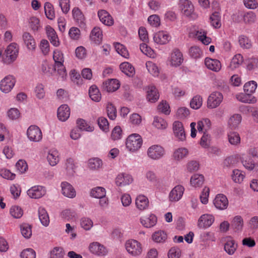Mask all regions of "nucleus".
Segmentation results:
<instances>
[{"label":"nucleus","mask_w":258,"mask_h":258,"mask_svg":"<svg viewBox=\"0 0 258 258\" xmlns=\"http://www.w3.org/2000/svg\"><path fill=\"white\" fill-rule=\"evenodd\" d=\"M19 50V45L16 43L13 42L9 44L3 55L4 62L9 64L15 61L18 56Z\"/></svg>","instance_id":"obj_1"},{"label":"nucleus","mask_w":258,"mask_h":258,"mask_svg":"<svg viewBox=\"0 0 258 258\" xmlns=\"http://www.w3.org/2000/svg\"><path fill=\"white\" fill-rule=\"evenodd\" d=\"M53 58L55 62L54 70L57 72L62 78H64L67 74L63 64L64 62L63 53L60 50L56 49L53 51Z\"/></svg>","instance_id":"obj_2"},{"label":"nucleus","mask_w":258,"mask_h":258,"mask_svg":"<svg viewBox=\"0 0 258 258\" xmlns=\"http://www.w3.org/2000/svg\"><path fill=\"white\" fill-rule=\"evenodd\" d=\"M142 143L141 136L137 134H133L127 138L126 147L130 151L136 152L141 147Z\"/></svg>","instance_id":"obj_3"},{"label":"nucleus","mask_w":258,"mask_h":258,"mask_svg":"<svg viewBox=\"0 0 258 258\" xmlns=\"http://www.w3.org/2000/svg\"><path fill=\"white\" fill-rule=\"evenodd\" d=\"M125 248L127 251L133 256H138L142 252L141 244L136 240L130 239L125 242Z\"/></svg>","instance_id":"obj_4"},{"label":"nucleus","mask_w":258,"mask_h":258,"mask_svg":"<svg viewBox=\"0 0 258 258\" xmlns=\"http://www.w3.org/2000/svg\"><path fill=\"white\" fill-rule=\"evenodd\" d=\"M223 100V94L218 91L213 92L208 97L207 107L209 108H215L219 106Z\"/></svg>","instance_id":"obj_5"},{"label":"nucleus","mask_w":258,"mask_h":258,"mask_svg":"<svg viewBox=\"0 0 258 258\" xmlns=\"http://www.w3.org/2000/svg\"><path fill=\"white\" fill-rule=\"evenodd\" d=\"M165 150L159 145H154L150 147L147 151L148 157L153 160H159L165 154Z\"/></svg>","instance_id":"obj_6"},{"label":"nucleus","mask_w":258,"mask_h":258,"mask_svg":"<svg viewBox=\"0 0 258 258\" xmlns=\"http://www.w3.org/2000/svg\"><path fill=\"white\" fill-rule=\"evenodd\" d=\"M16 83L15 78L12 75H8L0 82V90L5 93L10 92Z\"/></svg>","instance_id":"obj_7"},{"label":"nucleus","mask_w":258,"mask_h":258,"mask_svg":"<svg viewBox=\"0 0 258 258\" xmlns=\"http://www.w3.org/2000/svg\"><path fill=\"white\" fill-rule=\"evenodd\" d=\"M27 135L31 141L39 142L42 139V134L41 130L36 125H30L27 131Z\"/></svg>","instance_id":"obj_8"},{"label":"nucleus","mask_w":258,"mask_h":258,"mask_svg":"<svg viewBox=\"0 0 258 258\" xmlns=\"http://www.w3.org/2000/svg\"><path fill=\"white\" fill-rule=\"evenodd\" d=\"M45 187L41 185H35L27 190V195L32 199H40L46 194Z\"/></svg>","instance_id":"obj_9"},{"label":"nucleus","mask_w":258,"mask_h":258,"mask_svg":"<svg viewBox=\"0 0 258 258\" xmlns=\"http://www.w3.org/2000/svg\"><path fill=\"white\" fill-rule=\"evenodd\" d=\"M214 220V217L212 215L203 214L198 220V226L201 229H206L212 225Z\"/></svg>","instance_id":"obj_10"},{"label":"nucleus","mask_w":258,"mask_h":258,"mask_svg":"<svg viewBox=\"0 0 258 258\" xmlns=\"http://www.w3.org/2000/svg\"><path fill=\"white\" fill-rule=\"evenodd\" d=\"M173 131L174 136L178 140L183 141L185 139V134L182 123L178 121L173 124Z\"/></svg>","instance_id":"obj_11"},{"label":"nucleus","mask_w":258,"mask_h":258,"mask_svg":"<svg viewBox=\"0 0 258 258\" xmlns=\"http://www.w3.org/2000/svg\"><path fill=\"white\" fill-rule=\"evenodd\" d=\"M171 37L166 31H160L154 34V41L157 44L164 45L167 44L170 40Z\"/></svg>","instance_id":"obj_12"},{"label":"nucleus","mask_w":258,"mask_h":258,"mask_svg":"<svg viewBox=\"0 0 258 258\" xmlns=\"http://www.w3.org/2000/svg\"><path fill=\"white\" fill-rule=\"evenodd\" d=\"M184 188L181 185L175 186L170 191L169 195V200L171 202L178 201L182 197Z\"/></svg>","instance_id":"obj_13"},{"label":"nucleus","mask_w":258,"mask_h":258,"mask_svg":"<svg viewBox=\"0 0 258 258\" xmlns=\"http://www.w3.org/2000/svg\"><path fill=\"white\" fill-rule=\"evenodd\" d=\"M182 53L177 49H174L171 53L169 61L172 66H179L183 62Z\"/></svg>","instance_id":"obj_14"},{"label":"nucleus","mask_w":258,"mask_h":258,"mask_svg":"<svg viewBox=\"0 0 258 258\" xmlns=\"http://www.w3.org/2000/svg\"><path fill=\"white\" fill-rule=\"evenodd\" d=\"M179 8L182 13L186 16H190L194 12V6L188 0H180L179 3Z\"/></svg>","instance_id":"obj_15"},{"label":"nucleus","mask_w":258,"mask_h":258,"mask_svg":"<svg viewBox=\"0 0 258 258\" xmlns=\"http://www.w3.org/2000/svg\"><path fill=\"white\" fill-rule=\"evenodd\" d=\"M214 204L217 209L224 210L228 207V201L225 195L218 194L216 196L214 200Z\"/></svg>","instance_id":"obj_16"},{"label":"nucleus","mask_w":258,"mask_h":258,"mask_svg":"<svg viewBox=\"0 0 258 258\" xmlns=\"http://www.w3.org/2000/svg\"><path fill=\"white\" fill-rule=\"evenodd\" d=\"M133 181L132 176L127 173H120L115 179V183L117 186H122L128 185Z\"/></svg>","instance_id":"obj_17"},{"label":"nucleus","mask_w":258,"mask_h":258,"mask_svg":"<svg viewBox=\"0 0 258 258\" xmlns=\"http://www.w3.org/2000/svg\"><path fill=\"white\" fill-rule=\"evenodd\" d=\"M61 192L63 196L69 198H74L76 197V192L75 188L69 183L66 181L61 182Z\"/></svg>","instance_id":"obj_18"},{"label":"nucleus","mask_w":258,"mask_h":258,"mask_svg":"<svg viewBox=\"0 0 258 258\" xmlns=\"http://www.w3.org/2000/svg\"><path fill=\"white\" fill-rule=\"evenodd\" d=\"M45 29L47 37L51 44L55 47L58 46L60 42L55 30L50 26H47Z\"/></svg>","instance_id":"obj_19"},{"label":"nucleus","mask_w":258,"mask_h":258,"mask_svg":"<svg viewBox=\"0 0 258 258\" xmlns=\"http://www.w3.org/2000/svg\"><path fill=\"white\" fill-rule=\"evenodd\" d=\"M120 87L119 81L114 79H108L105 81L103 84V89L108 92H113L116 91Z\"/></svg>","instance_id":"obj_20"},{"label":"nucleus","mask_w":258,"mask_h":258,"mask_svg":"<svg viewBox=\"0 0 258 258\" xmlns=\"http://www.w3.org/2000/svg\"><path fill=\"white\" fill-rule=\"evenodd\" d=\"M91 252L98 255H104L107 253L105 247L98 242H93L89 245Z\"/></svg>","instance_id":"obj_21"},{"label":"nucleus","mask_w":258,"mask_h":258,"mask_svg":"<svg viewBox=\"0 0 258 258\" xmlns=\"http://www.w3.org/2000/svg\"><path fill=\"white\" fill-rule=\"evenodd\" d=\"M98 16L100 21L106 26H111L114 21L111 16L105 10H101L98 12Z\"/></svg>","instance_id":"obj_22"},{"label":"nucleus","mask_w":258,"mask_h":258,"mask_svg":"<svg viewBox=\"0 0 258 258\" xmlns=\"http://www.w3.org/2000/svg\"><path fill=\"white\" fill-rule=\"evenodd\" d=\"M146 97L147 100L151 103L155 102L158 100L159 98V94L155 86H148L147 90Z\"/></svg>","instance_id":"obj_23"},{"label":"nucleus","mask_w":258,"mask_h":258,"mask_svg":"<svg viewBox=\"0 0 258 258\" xmlns=\"http://www.w3.org/2000/svg\"><path fill=\"white\" fill-rule=\"evenodd\" d=\"M72 15L73 18L80 27H84L85 25V18L78 8L75 7L73 9Z\"/></svg>","instance_id":"obj_24"},{"label":"nucleus","mask_w":258,"mask_h":258,"mask_svg":"<svg viewBox=\"0 0 258 258\" xmlns=\"http://www.w3.org/2000/svg\"><path fill=\"white\" fill-rule=\"evenodd\" d=\"M70 115V109L67 104L61 105L57 109V117L62 121L67 120Z\"/></svg>","instance_id":"obj_25"},{"label":"nucleus","mask_w":258,"mask_h":258,"mask_svg":"<svg viewBox=\"0 0 258 258\" xmlns=\"http://www.w3.org/2000/svg\"><path fill=\"white\" fill-rule=\"evenodd\" d=\"M205 63L208 69L214 72H219L221 69V62L217 59L206 58Z\"/></svg>","instance_id":"obj_26"},{"label":"nucleus","mask_w":258,"mask_h":258,"mask_svg":"<svg viewBox=\"0 0 258 258\" xmlns=\"http://www.w3.org/2000/svg\"><path fill=\"white\" fill-rule=\"evenodd\" d=\"M47 160L51 166L56 165L59 161V154L56 149H51L49 151L47 156Z\"/></svg>","instance_id":"obj_27"},{"label":"nucleus","mask_w":258,"mask_h":258,"mask_svg":"<svg viewBox=\"0 0 258 258\" xmlns=\"http://www.w3.org/2000/svg\"><path fill=\"white\" fill-rule=\"evenodd\" d=\"M242 116L239 114H234L228 120V125L232 130L236 129L241 122Z\"/></svg>","instance_id":"obj_28"},{"label":"nucleus","mask_w":258,"mask_h":258,"mask_svg":"<svg viewBox=\"0 0 258 258\" xmlns=\"http://www.w3.org/2000/svg\"><path fill=\"white\" fill-rule=\"evenodd\" d=\"M23 40L28 49L35 50L36 47L35 41L29 33L25 32L23 33Z\"/></svg>","instance_id":"obj_29"},{"label":"nucleus","mask_w":258,"mask_h":258,"mask_svg":"<svg viewBox=\"0 0 258 258\" xmlns=\"http://www.w3.org/2000/svg\"><path fill=\"white\" fill-rule=\"evenodd\" d=\"M90 39L96 44H100L102 39V33L99 27H95L92 30Z\"/></svg>","instance_id":"obj_30"},{"label":"nucleus","mask_w":258,"mask_h":258,"mask_svg":"<svg viewBox=\"0 0 258 258\" xmlns=\"http://www.w3.org/2000/svg\"><path fill=\"white\" fill-rule=\"evenodd\" d=\"M136 205L140 210H144L149 206L148 199L144 195L138 196L136 200Z\"/></svg>","instance_id":"obj_31"},{"label":"nucleus","mask_w":258,"mask_h":258,"mask_svg":"<svg viewBox=\"0 0 258 258\" xmlns=\"http://www.w3.org/2000/svg\"><path fill=\"white\" fill-rule=\"evenodd\" d=\"M119 68L122 72L128 77H133L135 74L134 67L128 62L121 63Z\"/></svg>","instance_id":"obj_32"},{"label":"nucleus","mask_w":258,"mask_h":258,"mask_svg":"<svg viewBox=\"0 0 258 258\" xmlns=\"http://www.w3.org/2000/svg\"><path fill=\"white\" fill-rule=\"evenodd\" d=\"M38 216L41 223L45 227L48 226L49 224V217L46 210L42 207L38 209Z\"/></svg>","instance_id":"obj_33"},{"label":"nucleus","mask_w":258,"mask_h":258,"mask_svg":"<svg viewBox=\"0 0 258 258\" xmlns=\"http://www.w3.org/2000/svg\"><path fill=\"white\" fill-rule=\"evenodd\" d=\"M211 123L209 119L204 118L198 122L197 128L199 133H206L211 127Z\"/></svg>","instance_id":"obj_34"},{"label":"nucleus","mask_w":258,"mask_h":258,"mask_svg":"<svg viewBox=\"0 0 258 258\" xmlns=\"http://www.w3.org/2000/svg\"><path fill=\"white\" fill-rule=\"evenodd\" d=\"M204 180V176L202 174H195L191 176L190 183L192 186L199 187L203 184Z\"/></svg>","instance_id":"obj_35"},{"label":"nucleus","mask_w":258,"mask_h":258,"mask_svg":"<svg viewBox=\"0 0 258 258\" xmlns=\"http://www.w3.org/2000/svg\"><path fill=\"white\" fill-rule=\"evenodd\" d=\"M89 94L91 99L95 102H99L101 98V95L98 88L95 85L91 86L89 90Z\"/></svg>","instance_id":"obj_36"},{"label":"nucleus","mask_w":258,"mask_h":258,"mask_svg":"<svg viewBox=\"0 0 258 258\" xmlns=\"http://www.w3.org/2000/svg\"><path fill=\"white\" fill-rule=\"evenodd\" d=\"M141 224L146 228H151L153 227L157 222V218L154 215H151L148 218H141Z\"/></svg>","instance_id":"obj_37"},{"label":"nucleus","mask_w":258,"mask_h":258,"mask_svg":"<svg viewBox=\"0 0 258 258\" xmlns=\"http://www.w3.org/2000/svg\"><path fill=\"white\" fill-rule=\"evenodd\" d=\"M102 166V161L98 158L90 159L88 161V167L91 170H96L100 168Z\"/></svg>","instance_id":"obj_38"},{"label":"nucleus","mask_w":258,"mask_h":258,"mask_svg":"<svg viewBox=\"0 0 258 258\" xmlns=\"http://www.w3.org/2000/svg\"><path fill=\"white\" fill-rule=\"evenodd\" d=\"M236 98L241 102L246 103H254L256 100L255 97H252L251 95L245 94H240L236 95Z\"/></svg>","instance_id":"obj_39"},{"label":"nucleus","mask_w":258,"mask_h":258,"mask_svg":"<svg viewBox=\"0 0 258 258\" xmlns=\"http://www.w3.org/2000/svg\"><path fill=\"white\" fill-rule=\"evenodd\" d=\"M167 236L163 231H158L154 232L152 236V239L157 243H162L166 241Z\"/></svg>","instance_id":"obj_40"},{"label":"nucleus","mask_w":258,"mask_h":258,"mask_svg":"<svg viewBox=\"0 0 258 258\" xmlns=\"http://www.w3.org/2000/svg\"><path fill=\"white\" fill-rule=\"evenodd\" d=\"M152 124L158 130H164L168 125L167 122L165 120L158 116L154 117Z\"/></svg>","instance_id":"obj_41"},{"label":"nucleus","mask_w":258,"mask_h":258,"mask_svg":"<svg viewBox=\"0 0 258 258\" xmlns=\"http://www.w3.org/2000/svg\"><path fill=\"white\" fill-rule=\"evenodd\" d=\"M188 153L187 149L185 148H178L174 151L173 158L176 161H180L186 157Z\"/></svg>","instance_id":"obj_42"},{"label":"nucleus","mask_w":258,"mask_h":258,"mask_svg":"<svg viewBox=\"0 0 258 258\" xmlns=\"http://www.w3.org/2000/svg\"><path fill=\"white\" fill-rule=\"evenodd\" d=\"M243 61V57L240 54H237L232 58L229 68L231 70H234L239 67Z\"/></svg>","instance_id":"obj_43"},{"label":"nucleus","mask_w":258,"mask_h":258,"mask_svg":"<svg viewBox=\"0 0 258 258\" xmlns=\"http://www.w3.org/2000/svg\"><path fill=\"white\" fill-rule=\"evenodd\" d=\"M44 8L46 17L50 20H53L55 18V13L52 5L46 2L44 4Z\"/></svg>","instance_id":"obj_44"},{"label":"nucleus","mask_w":258,"mask_h":258,"mask_svg":"<svg viewBox=\"0 0 258 258\" xmlns=\"http://www.w3.org/2000/svg\"><path fill=\"white\" fill-rule=\"evenodd\" d=\"M237 244L233 240H228L224 245V249L229 255L233 254L237 248Z\"/></svg>","instance_id":"obj_45"},{"label":"nucleus","mask_w":258,"mask_h":258,"mask_svg":"<svg viewBox=\"0 0 258 258\" xmlns=\"http://www.w3.org/2000/svg\"><path fill=\"white\" fill-rule=\"evenodd\" d=\"M256 16L255 14L251 11L244 12L243 23L245 24L251 25L255 22Z\"/></svg>","instance_id":"obj_46"},{"label":"nucleus","mask_w":258,"mask_h":258,"mask_svg":"<svg viewBox=\"0 0 258 258\" xmlns=\"http://www.w3.org/2000/svg\"><path fill=\"white\" fill-rule=\"evenodd\" d=\"M243 219L239 216H235L231 223V226L235 231H240L243 227Z\"/></svg>","instance_id":"obj_47"},{"label":"nucleus","mask_w":258,"mask_h":258,"mask_svg":"<svg viewBox=\"0 0 258 258\" xmlns=\"http://www.w3.org/2000/svg\"><path fill=\"white\" fill-rule=\"evenodd\" d=\"M256 87V83L255 81H251L244 84L243 89L245 93L251 95L255 91Z\"/></svg>","instance_id":"obj_48"},{"label":"nucleus","mask_w":258,"mask_h":258,"mask_svg":"<svg viewBox=\"0 0 258 258\" xmlns=\"http://www.w3.org/2000/svg\"><path fill=\"white\" fill-rule=\"evenodd\" d=\"M64 252L61 247H55L50 252L49 258H62Z\"/></svg>","instance_id":"obj_49"},{"label":"nucleus","mask_w":258,"mask_h":258,"mask_svg":"<svg viewBox=\"0 0 258 258\" xmlns=\"http://www.w3.org/2000/svg\"><path fill=\"white\" fill-rule=\"evenodd\" d=\"M146 68L148 72L153 76L157 77L159 74L158 67L154 62L148 61L146 63Z\"/></svg>","instance_id":"obj_50"},{"label":"nucleus","mask_w":258,"mask_h":258,"mask_svg":"<svg viewBox=\"0 0 258 258\" xmlns=\"http://www.w3.org/2000/svg\"><path fill=\"white\" fill-rule=\"evenodd\" d=\"M106 191L105 188L102 187H96L91 190L90 196L95 198H99L105 196Z\"/></svg>","instance_id":"obj_51"},{"label":"nucleus","mask_w":258,"mask_h":258,"mask_svg":"<svg viewBox=\"0 0 258 258\" xmlns=\"http://www.w3.org/2000/svg\"><path fill=\"white\" fill-rule=\"evenodd\" d=\"M241 162L244 167L249 170L253 169L255 167L254 161L249 157H242L241 158Z\"/></svg>","instance_id":"obj_52"},{"label":"nucleus","mask_w":258,"mask_h":258,"mask_svg":"<svg viewBox=\"0 0 258 258\" xmlns=\"http://www.w3.org/2000/svg\"><path fill=\"white\" fill-rule=\"evenodd\" d=\"M11 215L15 218H20L23 215V211L21 208L18 206H13L10 210Z\"/></svg>","instance_id":"obj_53"},{"label":"nucleus","mask_w":258,"mask_h":258,"mask_svg":"<svg viewBox=\"0 0 258 258\" xmlns=\"http://www.w3.org/2000/svg\"><path fill=\"white\" fill-rule=\"evenodd\" d=\"M202 102V98L200 95H196L191 100L190 105L192 108L198 109L201 107Z\"/></svg>","instance_id":"obj_54"},{"label":"nucleus","mask_w":258,"mask_h":258,"mask_svg":"<svg viewBox=\"0 0 258 258\" xmlns=\"http://www.w3.org/2000/svg\"><path fill=\"white\" fill-rule=\"evenodd\" d=\"M20 228L21 233L25 238H29L32 235V230L30 225L26 223L22 224Z\"/></svg>","instance_id":"obj_55"},{"label":"nucleus","mask_w":258,"mask_h":258,"mask_svg":"<svg viewBox=\"0 0 258 258\" xmlns=\"http://www.w3.org/2000/svg\"><path fill=\"white\" fill-rule=\"evenodd\" d=\"M211 25L215 28H219L221 26L220 16L218 12L213 13L210 17Z\"/></svg>","instance_id":"obj_56"},{"label":"nucleus","mask_w":258,"mask_h":258,"mask_svg":"<svg viewBox=\"0 0 258 258\" xmlns=\"http://www.w3.org/2000/svg\"><path fill=\"white\" fill-rule=\"evenodd\" d=\"M205 32L197 31L196 34L198 40H200L204 44L208 45L211 42V39L207 37Z\"/></svg>","instance_id":"obj_57"},{"label":"nucleus","mask_w":258,"mask_h":258,"mask_svg":"<svg viewBox=\"0 0 258 258\" xmlns=\"http://www.w3.org/2000/svg\"><path fill=\"white\" fill-rule=\"evenodd\" d=\"M244 176L242 172L238 169H235L233 171L232 178L236 183H241L243 181Z\"/></svg>","instance_id":"obj_58"},{"label":"nucleus","mask_w":258,"mask_h":258,"mask_svg":"<svg viewBox=\"0 0 258 258\" xmlns=\"http://www.w3.org/2000/svg\"><path fill=\"white\" fill-rule=\"evenodd\" d=\"M228 140L231 145H236L240 142L239 135L236 132H231L228 135Z\"/></svg>","instance_id":"obj_59"},{"label":"nucleus","mask_w":258,"mask_h":258,"mask_svg":"<svg viewBox=\"0 0 258 258\" xmlns=\"http://www.w3.org/2000/svg\"><path fill=\"white\" fill-rule=\"evenodd\" d=\"M66 170L68 174L70 176H73L75 172V165L74 164V160L72 158H69L67 160L66 163Z\"/></svg>","instance_id":"obj_60"},{"label":"nucleus","mask_w":258,"mask_h":258,"mask_svg":"<svg viewBox=\"0 0 258 258\" xmlns=\"http://www.w3.org/2000/svg\"><path fill=\"white\" fill-rule=\"evenodd\" d=\"M77 123L79 130L87 132H92L94 130V127L88 125L85 120L83 119H78Z\"/></svg>","instance_id":"obj_61"},{"label":"nucleus","mask_w":258,"mask_h":258,"mask_svg":"<svg viewBox=\"0 0 258 258\" xmlns=\"http://www.w3.org/2000/svg\"><path fill=\"white\" fill-rule=\"evenodd\" d=\"M239 43L240 46L243 48L249 49L251 47L250 40L244 35H241L239 37Z\"/></svg>","instance_id":"obj_62"},{"label":"nucleus","mask_w":258,"mask_h":258,"mask_svg":"<svg viewBox=\"0 0 258 258\" xmlns=\"http://www.w3.org/2000/svg\"><path fill=\"white\" fill-rule=\"evenodd\" d=\"M93 222L89 218L84 217L80 220L81 227L86 230H89L93 226Z\"/></svg>","instance_id":"obj_63"},{"label":"nucleus","mask_w":258,"mask_h":258,"mask_svg":"<svg viewBox=\"0 0 258 258\" xmlns=\"http://www.w3.org/2000/svg\"><path fill=\"white\" fill-rule=\"evenodd\" d=\"M21 258H36L35 251L32 248L23 250L20 255Z\"/></svg>","instance_id":"obj_64"}]
</instances>
